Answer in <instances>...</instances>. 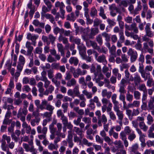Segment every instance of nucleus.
Segmentation results:
<instances>
[{
	"instance_id": "obj_1",
	"label": "nucleus",
	"mask_w": 154,
	"mask_h": 154,
	"mask_svg": "<svg viewBox=\"0 0 154 154\" xmlns=\"http://www.w3.org/2000/svg\"><path fill=\"white\" fill-rule=\"evenodd\" d=\"M70 70L72 73L73 75L74 78H78L80 75H84L87 73V71L85 70H82L80 68H78L75 71V68L71 66Z\"/></svg>"
},
{
	"instance_id": "obj_2",
	"label": "nucleus",
	"mask_w": 154,
	"mask_h": 154,
	"mask_svg": "<svg viewBox=\"0 0 154 154\" xmlns=\"http://www.w3.org/2000/svg\"><path fill=\"white\" fill-rule=\"evenodd\" d=\"M154 46V42L152 39H150L148 42L143 43V49L146 52H148L149 53L152 54L153 53V47Z\"/></svg>"
},
{
	"instance_id": "obj_3",
	"label": "nucleus",
	"mask_w": 154,
	"mask_h": 154,
	"mask_svg": "<svg viewBox=\"0 0 154 154\" xmlns=\"http://www.w3.org/2000/svg\"><path fill=\"white\" fill-rule=\"evenodd\" d=\"M37 130L38 134H43L38 135V137L40 140H44L46 139V134L48 131V129L47 127H44L42 128L41 126H38L37 128Z\"/></svg>"
},
{
	"instance_id": "obj_4",
	"label": "nucleus",
	"mask_w": 154,
	"mask_h": 154,
	"mask_svg": "<svg viewBox=\"0 0 154 154\" xmlns=\"http://www.w3.org/2000/svg\"><path fill=\"white\" fill-rule=\"evenodd\" d=\"M5 140L7 141V143H8V148L11 149H12L15 146V143L13 142H10L11 138L10 136H8L7 135L4 134L2 136V138L1 140V146L2 145L3 142L5 143V146H7L6 145V142Z\"/></svg>"
},
{
	"instance_id": "obj_5",
	"label": "nucleus",
	"mask_w": 154,
	"mask_h": 154,
	"mask_svg": "<svg viewBox=\"0 0 154 154\" xmlns=\"http://www.w3.org/2000/svg\"><path fill=\"white\" fill-rule=\"evenodd\" d=\"M127 53L128 56L130 57L131 63L134 62L136 60L138 57V54L136 51H134L132 48H129Z\"/></svg>"
},
{
	"instance_id": "obj_6",
	"label": "nucleus",
	"mask_w": 154,
	"mask_h": 154,
	"mask_svg": "<svg viewBox=\"0 0 154 154\" xmlns=\"http://www.w3.org/2000/svg\"><path fill=\"white\" fill-rule=\"evenodd\" d=\"M117 97V95L115 94H113L111 97L112 101L114 104L113 109L115 112L120 110L119 106V102L116 100Z\"/></svg>"
},
{
	"instance_id": "obj_7",
	"label": "nucleus",
	"mask_w": 154,
	"mask_h": 154,
	"mask_svg": "<svg viewBox=\"0 0 154 154\" xmlns=\"http://www.w3.org/2000/svg\"><path fill=\"white\" fill-rule=\"evenodd\" d=\"M150 23H147L145 28V30L146 33V36L150 37H152L154 34L150 27Z\"/></svg>"
},
{
	"instance_id": "obj_8",
	"label": "nucleus",
	"mask_w": 154,
	"mask_h": 154,
	"mask_svg": "<svg viewBox=\"0 0 154 154\" xmlns=\"http://www.w3.org/2000/svg\"><path fill=\"white\" fill-rule=\"evenodd\" d=\"M46 102L45 100L44 99L42 101L41 104H40V101L38 100H37L35 101V103L37 106V109H39L42 110H44L45 108L43 106L44 105H46Z\"/></svg>"
},
{
	"instance_id": "obj_9",
	"label": "nucleus",
	"mask_w": 154,
	"mask_h": 154,
	"mask_svg": "<svg viewBox=\"0 0 154 154\" xmlns=\"http://www.w3.org/2000/svg\"><path fill=\"white\" fill-rule=\"evenodd\" d=\"M126 134L123 131H121L120 134V138L123 141L125 147H127L129 145L128 142L127 140Z\"/></svg>"
},
{
	"instance_id": "obj_10",
	"label": "nucleus",
	"mask_w": 154,
	"mask_h": 154,
	"mask_svg": "<svg viewBox=\"0 0 154 154\" xmlns=\"http://www.w3.org/2000/svg\"><path fill=\"white\" fill-rule=\"evenodd\" d=\"M116 112L119 120V121H118L117 122H118L121 126H122V120L124 117L123 112L120 110Z\"/></svg>"
},
{
	"instance_id": "obj_11",
	"label": "nucleus",
	"mask_w": 154,
	"mask_h": 154,
	"mask_svg": "<svg viewBox=\"0 0 154 154\" xmlns=\"http://www.w3.org/2000/svg\"><path fill=\"white\" fill-rule=\"evenodd\" d=\"M37 86L38 88V91L39 92V96L41 97H43V93L44 89L43 88V83L41 82H38L37 84Z\"/></svg>"
},
{
	"instance_id": "obj_12",
	"label": "nucleus",
	"mask_w": 154,
	"mask_h": 154,
	"mask_svg": "<svg viewBox=\"0 0 154 154\" xmlns=\"http://www.w3.org/2000/svg\"><path fill=\"white\" fill-rule=\"evenodd\" d=\"M42 17H45L47 19H49L50 21L52 24H56L54 18L51 14H42Z\"/></svg>"
},
{
	"instance_id": "obj_13",
	"label": "nucleus",
	"mask_w": 154,
	"mask_h": 154,
	"mask_svg": "<svg viewBox=\"0 0 154 154\" xmlns=\"http://www.w3.org/2000/svg\"><path fill=\"white\" fill-rule=\"evenodd\" d=\"M130 80L131 81L134 80V83L136 85H138V84L142 82L140 76L138 73H137L134 74V78H132V79H130Z\"/></svg>"
},
{
	"instance_id": "obj_14",
	"label": "nucleus",
	"mask_w": 154,
	"mask_h": 154,
	"mask_svg": "<svg viewBox=\"0 0 154 154\" xmlns=\"http://www.w3.org/2000/svg\"><path fill=\"white\" fill-rule=\"evenodd\" d=\"M96 60L99 63H103L104 65L107 63V61L106 59V56L103 54L99 56L97 58Z\"/></svg>"
},
{
	"instance_id": "obj_15",
	"label": "nucleus",
	"mask_w": 154,
	"mask_h": 154,
	"mask_svg": "<svg viewBox=\"0 0 154 154\" xmlns=\"http://www.w3.org/2000/svg\"><path fill=\"white\" fill-rule=\"evenodd\" d=\"M48 88H46L45 90L44 91L43 93V96L44 95L48 96L49 94H51L54 90V87L52 85L48 86Z\"/></svg>"
},
{
	"instance_id": "obj_16",
	"label": "nucleus",
	"mask_w": 154,
	"mask_h": 154,
	"mask_svg": "<svg viewBox=\"0 0 154 154\" xmlns=\"http://www.w3.org/2000/svg\"><path fill=\"white\" fill-rule=\"evenodd\" d=\"M62 122L64 126L67 127V128L69 129V130H72L73 127V125L70 122H68L67 118H66Z\"/></svg>"
},
{
	"instance_id": "obj_17",
	"label": "nucleus",
	"mask_w": 154,
	"mask_h": 154,
	"mask_svg": "<svg viewBox=\"0 0 154 154\" xmlns=\"http://www.w3.org/2000/svg\"><path fill=\"white\" fill-rule=\"evenodd\" d=\"M45 101L46 102L45 103L46 105H44L43 106L45 108L44 109H46L49 112L53 113V111L54 109V107L51 105L50 104H48V101L46 100H45Z\"/></svg>"
},
{
	"instance_id": "obj_18",
	"label": "nucleus",
	"mask_w": 154,
	"mask_h": 154,
	"mask_svg": "<svg viewBox=\"0 0 154 154\" xmlns=\"http://www.w3.org/2000/svg\"><path fill=\"white\" fill-rule=\"evenodd\" d=\"M57 47L58 51L60 52L62 56H64L65 55V49L62 44L58 43L57 44Z\"/></svg>"
},
{
	"instance_id": "obj_19",
	"label": "nucleus",
	"mask_w": 154,
	"mask_h": 154,
	"mask_svg": "<svg viewBox=\"0 0 154 154\" xmlns=\"http://www.w3.org/2000/svg\"><path fill=\"white\" fill-rule=\"evenodd\" d=\"M69 62L70 64H73L75 66H77L79 63V60L76 57H72L70 58Z\"/></svg>"
},
{
	"instance_id": "obj_20",
	"label": "nucleus",
	"mask_w": 154,
	"mask_h": 154,
	"mask_svg": "<svg viewBox=\"0 0 154 154\" xmlns=\"http://www.w3.org/2000/svg\"><path fill=\"white\" fill-rule=\"evenodd\" d=\"M26 47L27 48V55H31L33 50V47L31 46V43L30 42H27L26 44Z\"/></svg>"
},
{
	"instance_id": "obj_21",
	"label": "nucleus",
	"mask_w": 154,
	"mask_h": 154,
	"mask_svg": "<svg viewBox=\"0 0 154 154\" xmlns=\"http://www.w3.org/2000/svg\"><path fill=\"white\" fill-rule=\"evenodd\" d=\"M23 148L25 149V151L27 152H32L34 150V146H29V144L26 143H23Z\"/></svg>"
},
{
	"instance_id": "obj_22",
	"label": "nucleus",
	"mask_w": 154,
	"mask_h": 154,
	"mask_svg": "<svg viewBox=\"0 0 154 154\" xmlns=\"http://www.w3.org/2000/svg\"><path fill=\"white\" fill-rule=\"evenodd\" d=\"M139 145L137 143H135L130 148V151L131 152H133L135 153L137 152V151L139 148Z\"/></svg>"
},
{
	"instance_id": "obj_23",
	"label": "nucleus",
	"mask_w": 154,
	"mask_h": 154,
	"mask_svg": "<svg viewBox=\"0 0 154 154\" xmlns=\"http://www.w3.org/2000/svg\"><path fill=\"white\" fill-rule=\"evenodd\" d=\"M90 102L92 103H97V106L99 107L101 106V104L99 102L98 98L97 96L94 97L93 99H91L89 101Z\"/></svg>"
},
{
	"instance_id": "obj_24",
	"label": "nucleus",
	"mask_w": 154,
	"mask_h": 154,
	"mask_svg": "<svg viewBox=\"0 0 154 154\" xmlns=\"http://www.w3.org/2000/svg\"><path fill=\"white\" fill-rule=\"evenodd\" d=\"M69 40L70 41L75 42L78 46L81 45V39L78 38H74L72 36L70 37Z\"/></svg>"
},
{
	"instance_id": "obj_25",
	"label": "nucleus",
	"mask_w": 154,
	"mask_h": 154,
	"mask_svg": "<svg viewBox=\"0 0 154 154\" xmlns=\"http://www.w3.org/2000/svg\"><path fill=\"white\" fill-rule=\"evenodd\" d=\"M143 10L141 13V15L143 18H144L146 16V12H147L148 9V7L147 4H143Z\"/></svg>"
},
{
	"instance_id": "obj_26",
	"label": "nucleus",
	"mask_w": 154,
	"mask_h": 154,
	"mask_svg": "<svg viewBox=\"0 0 154 154\" xmlns=\"http://www.w3.org/2000/svg\"><path fill=\"white\" fill-rule=\"evenodd\" d=\"M78 82L79 84L82 85L84 88H86L87 83L85 82V79L84 77H81L79 78Z\"/></svg>"
},
{
	"instance_id": "obj_27",
	"label": "nucleus",
	"mask_w": 154,
	"mask_h": 154,
	"mask_svg": "<svg viewBox=\"0 0 154 154\" xmlns=\"http://www.w3.org/2000/svg\"><path fill=\"white\" fill-rule=\"evenodd\" d=\"M38 37V35H33L30 33L27 34V38L29 40H31L32 42L36 41V40Z\"/></svg>"
},
{
	"instance_id": "obj_28",
	"label": "nucleus",
	"mask_w": 154,
	"mask_h": 154,
	"mask_svg": "<svg viewBox=\"0 0 154 154\" xmlns=\"http://www.w3.org/2000/svg\"><path fill=\"white\" fill-rule=\"evenodd\" d=\"M76 17L75 16L73 12H72L70 14L67 15V20L74 22L75 20Z\"/></svg>"
},
{
	"instance_id": "obj_29",
	"label": "nucleus",
	"mask_w": 154,
	"mask_h": 154,
	"mask_svg": "<svg viewBox=\"0 0 154 154\" xmlns=\"http://www.w3.org/2000/svg\"><path fill=\"white\" fill-rule=\"evenodd\" d=\"M74 130L75 132L78 135L80 136V137L82 138L83 136L82 132L83 131L82 129L77 127H74Z\"/></svg>"
},
{
	"instance_id": "obj_30",
	"label": "nucleus",
	"mask_w": 154,
	"mask_h": 154,
	"mask_svg": "<svg viewBox=\"0 0 154 154\" xmlns=\"http://www.w3.org/2000/svg\"><path fill=\"white\" fill-rule=\"evenodd\" d=\"M82 93L86 96L88 99H91L93 97V94L91 92L88 91L86 89L83 90Z\"/></svg>"
},
{
	"instance_id": "obj_31",
	"label": "nucleus",
	"mask_w": 154,
	"mask_h": 154,
	"mask_svg": "<svg viewBox=\"0 0 154 154\" xmlns=\"http://www.w3.org/2000/svg\"><path fill=\"white\" fill-rule=\"evenodd\" d=\"M35 141L36 145L38 147V149L40 152H43L44 151V147L42 145L40 141L38 139H35Z\"/></svg>"
},
{
	"instance_id": "obj_32",
	"label": "nucleus",
	"mask_w": 154,
	"mask_h": 154,
	"mask_svg": "<svg viewBox=\"0 0 154 154\" xmlns=\"http://www.w3.org/2000/svg\"><path fill=\"white\" fill-rule=\"evenodd\" d=\"M3 142L2 145L1 146L2 149L6 152V154H12V152L10 151L9 148L7 146H5V143Z\"/></svg>"
},
{
	"instance_id": "obj_33",
	"label": "nucleus",
	"mask_w": 154,
	"mask_h": 154,
	"mask_svg": "<svg viewBox=\"0 0 154 154\" xmlns=\"http://www.w3.org/2000/svg\"><path fill=\"white\" fill-rule=\"evenodd\" d=\"M76 81L74 78L72 79L69 81L67 83V86L68 87L74 86L76 84Z\"/></svg>"
},
{
	"instance_id": "obj_34",
	"label": "nucleus",
	"mask_w": 154,
	"mask_h": 154,
	"mask_svg": "<svg viewBox=\"0 0 154 154\" xmlns=\"http://www.w3.org/2000/svg\"><path fill=\"white\" fill-rule=\"evenodd\" d=\"M131 30H133V32L135 34L138 33V29L137 27V24L135 23H134L131 24Z\"/></svg>"
},
{
	"instance_id": "obj_35",
	"label": "nucleus",
	"mask_w": 154,
	"mask_h": 154,
	"mask_svg": "<svg viewBox=\"0 0 154 154\" xmlns=\"http://www.w3.org/2000/svg\"><path fill=\"white\" fill-rule=\"evenodd\" d=\"M57 114L58 117H61V119L62 120V122L67 118L63 114L62 110L60 109L59 110L57 111Z\"/></svg>"
},
{
	"instance_id": "obj_36",
	"label": "nucleus",
	"mask_w": 154,
	"mask_h": 154,
	"mask_svg": "<svg viewBox=\"0 0 154 154\" xmlns=\"http://www.w3.org/2000/svg\"><path fill=\"white\" fill-rule=\"evenodd\" d=\"M33 24L36 26H39L40 27L44 28L45 26V23H40L37 20H35L33 22Z\"/></svg>"
},
{
	"instance_id": "obj_37",
	"label": "nucleus",
	"mask_w": 154,
	"mask_h": 154,
	"mask_svg": "<svg viewBox=\"0 0 154 154\" xmlns=\"http://www.w3.org/2000/svg\"><path fill=\"white\" fill-rule=\"evenodd\" d=\"M96 41L99 45L101 46L103 43V40L102 35L101 34L98 35L96 37Z\"/></svg>"
},
{
	"instance_id": "obj_38",
	"label": "nucleus",
	"mask_w": 154,
	"mask_h": 154,
	"mask_svg": "<svg viewBox=\"0 0 154 154\" xmlns=\"http://www.w3.org/2000/svg\"><path fill=\"white\" fill-rule=\"evenodd\" d=\"M147 123L148 125L152 124L154 121V119L152 117L150 114H149L147 117Z\"/></svg>"
},
{
	"instance_id": "obj_39",
	"label": "nucleus",
	"mask_w": 154,
	"mask_h": 154,
	"mask_svg": "<svg viewBox=\"0 0 154 154\" xmlns=\"http://www.w3.org/2000/svg\"><path fill=\"white\" fill-rule=\"evenodd\" d=\"M99 32V30L98 28H92L91 29L90 35L94 36Z\"/></svg>"
},
{
	"instance_id": "obj_40",
	"label": "nucleus",
	"mask_w": 154,
	"mask_h": 154,
	"mask_svg": "<svg viewBox=\"0 0 154 154\" xmlns=\"http://www.w3.org/2000/svg\"><path fill=\"white\" fill-rule=\"evenodd\" d=\"M139 125L140 128L144 131H146L148 129V127L145 125L144 122H140Z\"/></svg>"
},
{
	"instance_id": "obj_41",
	"label": "nucleus",
	"mask_w": 154,
	"mask_h": 154,
	"mask_svg": "<svg viewBox=\"0 0 154 154\" xmlns=\"http://www.w3.org/2000/svg\"><path fill=\"white\" fill-rule=\"evenodd\" d=\"M138 88L140 91H143L144 93L147 91L146 87L144 84L143 83L140 85Z\"/></svg>"
},
{
	"instance_id": "obj_42",
	"label": "nucleus",
	"mask_w": 154,
	"mask_h": 154,
	"mask_svg": "<svg viewBox=\"0 0 154 154\" xmlns=\"http://www.w3.org/2000/svg\"><path fill=\"white\" fill-rule=\"evenodd\" d=\"M58 39L60 42L62 41L63 44L68 43V40L67 38L63 36V35H60Z\"/></svg>"
},
{
	"instance_id": "obj_43",
	"label": "nucleus",
	"mask_w": 154,
	"mask_h": 154,
	"mask_svg": "<svg viewBox=\"0 0 154 154\" xmlns=\"http://www.w3.org/2000/svg\"><path fill=\"white\" fill-rule=\"evenodd\" d=\"M142 78L144 79V80L145 81L150 76V74L149 73H146L145 71L140 73Z\"/></svg>"
},
{
	"instance_id": "obj_44",
	"label": "nucleus",
	"mask_w": 154,
	"mask_h": 154,
	"mask_svg": "<svg viewBox=\"0 0 154 154\" xmlns=\"http://www.w3.org/2000/svg\"><path fill=\"white\" fill-rule=\"evenodd\" d=\"M82 59L86 60L87 61L89 62H91L92 59L91 57L87 56L86 54H81Z\"/></svg>"
},
{
	"instance_id": "obj_45",
	"label": "nucleus",
	"mask_w": 154,
	"mask_h": 154,
	"mask_svg": "<svg viewBox=\"0 0 154 154\" xmlns=\"http://www.w3.org/2000/svg\"><path fill=\"white\" fill-rule=\"evenodd\" d=\"M126 98L127 100L129 102H131L133 100V96L132 94H130L129 91H128L126 94Z\"/></svg>"
},
{
	"instance_id": "obj_46",
	"label": "nucleus",
	"mask_w": 154,
	"mask_h": 154,
	"mask_svg": "<svg viewBox=\"0 0 154 154\" xmlns=\"http://www.w3.org/2000/svg\"><path fill=\"white\" fill-rule=\"evenodd\" d=\"M100 11L99 15L101 17L104 19H106L107 17L105 14H104V9L102 7H100Z\"/></svg>"
},
{
	"instance_id": "obj_47",
	"label": "nucleus",
	"mask_w": 154,
	"mask_h": 154,
	"mask_svg": "<svg viewBox=\"0 0 154 154\" xmlns=\"http://www.w3.org/2000/svg\"><path fill=\"white\" fill-rule=\"evenodd\" d=\"M116 49V47L114 45H112L111 47L109 48V51L110 54H112V55H113L114 56H115V57H116V55L115 54Z\"/></svg>"
},
{
	"instance_id": "obj_48",
	"label": "nucleus",
	"mask_w": 154,
	"mask_h": 154,
	"mask_svg": "<svg viewBox=\"0 0 154 154\" xmlns=\"http://www.w3.org/2000/svg\"><path fill=\"white\" fill-rule=\"evenodd\" d=\"M134 96L136 100H139L140 99L141 93L139 91H134Z\"/></svg>"
},
{
	"instance_id": "obj_49",
	"label": "nucleus",
	"mask_w": 154,
	"mask_h": 154,
	"mask_svg": "<svg viewBox=\"0 0 154 154\" xmlns=\"http://www.w3.org/2000/svg\"><path fill=\"white\" fill-rule=\"evenodd\" d=\"M58 147V145H55L54 144L52 143H50L48 146V148L51 150L57 149Z\"/></svg>"
},
{
	"instance_id": "obj_50",
	"label": "nucleus",
	"mask_w": 154,
	"mask_h": 154,
	"mask_svg": "<svg viewBox=\"0 0 154 154\" xmlns=\"http://www.w3.org/2000/svg\"><path fill=\"white\" fill-rule=\"evenodd\" d=\"M48 76L49 79H52L54 76V71L53 69H49L47 71Z\"/></svg>"
},
{
	"instance_id": "obj_51",
	"label": "nucleus",
	"mask_w": 154,
	"mask_h": 154,
	"mask_svg": "<svg viewBox=\"0 0 154 154\" xmlns=\"http://www.w3.org/2000/svg\"><path fill=\"white\" fill-rule=\"evenodd\" d=\"M56 7H59L60 9L63 8L65 7V5L63 2H60L59 1L57 2L55 4Z\"/></svg>"
},
{
	"instance_id": "obj_52",
	"label": "nucleus",
	"mask_w": 154,
	"mask_h": 154,
	"mask_svg": "<svg viewBox=\"0 0 154 154\" xmlns=\"http://www.w3.org/2000/svg\"><path fill=\"white\" fill-rule=\"evenodd\" d=\"M126 114L128 116L130 120H131L133 119L132 111L130 109H128L126 111Z\"/></svg>"
},
{
	"instance_id": "obj_53",
	"label": "nucleus",
	"mask_w": 154,
	"mask_h": 154,
	"mask_svg": "<svg viewBox=\"0 0 154 154\" xmlns=\"http://www.w3.org/2000/svg\"><path fill=\"white\" fill-rule=\"evenodd\" d=\"M152 17V14L151 9H149L146 12V18L149 20Z\"/></svg>"
},
{
	"instance_id": "obj_54",
	"label": "nucleus",
	"mask_w": 154,
	"mask_h": 154,
	"mask_svg": "<svg viewBox=\"0 0 154 154\" xmlns=\"http://www.w3.org/2000/svg\"><path fill=\"white\" fill-rule=\"evenodd\" d=\"M90 43L91 45V46L94 49H96L97 50L98 49H99L100 47L98 46L96 42L91 40H90Z\"/></svg>"
},
{
	"instance_id": "obj_55",
	"label": "nucleus",
	"mask_w": 154,
	"mask_h": 154,
	"mask_svg": "<svg viewBox=\"0 0 154 154\" xmlns=\"http://www.w3.org/2000/svg\"><path fill=\"white\" fill-rule=\"evenodd\" d=\"M82 121L87 124H90L91 122V118L89 117H84L82 119Z\"/></svg>"
},
{
	"instance_id": "obj_56",
	"label": "nucleus",
	"mask_w": 154,
	"mask_h": 154,
	"mask_svg": "<svg viewBox=\"0 0 154 154\" xmlns=\"http://www.w3.org/2000/svg\"><path fill=\"white\" fill-rule=\"evenodd\" d=\"M77 48L80 51H83V52L85 53L86 48L83 44L78 45Z\"/></svg>"
},
{
	"instance_id": "obj_57",
	"label": "nucleus",
	"mask_w": 154,
	"mask_h": 154,
	"mask_svg": "<svg viewBox=\"0 0 154 154\" xmlns=\"http://www.w3.org/2000/svg\"><path fill=\"white\" fill-rule=\"evenodd\" d=\"M154 109V103L151 101L149 100L148 102V110H151Z\"/></svg>"
},
{
	"instance_id": "obj_58",
	"label": "nucleus",
	"mask_w": 154,
	"mask_h": 154,
	"mask_svg": "<svg viewBox=\"0 0 154 154\" xmlns=\"http://www.w3.org/2000/svg\"><path fill=\"white\" fill-rule=\"evenodd\" d=\"M105 141L108 144L110 145L113 143V141L111 138L108 136H106L103 138Z\"/></svg>"
},
{
	"instance_id": "obj_59",
	"label": "nucleus",
	"mask_w": 154,
	"mask_h": 154,
	"mask_svg": "<svg viewBox=\"0 0 154 154\" xmlns=\"http://www.w3.org/2000/svg\"><path fill=\"white\" fill-rule=\"evenodd\" d=\"M97 11L96 9L94 7H93L91 8L90 15L91 16L93 17L96 16L97 14Z\"/></svg>"
},
{
	"instance_id": "obj_60",
	"label": "nucleus",
	"mask_w": 154,
	"mask_h": 154,
	"mask_svg": "<svg viewBox=\"0 0 154 154\" xmlns=\"http://www.w3.org/2000/svg\"><path fill=\"white\" fill-rule=\"evenodd\" d=\"M41 80L43 81L44 80L47 79L46 77L47 73L44 70L41 73Z\"/></svg>"
},
{
	"instance_id": "obj_61",
	"label": "nucleus",
	"mask_w": 154,
	"mask_h": 154,
	"mask_svg": "<svg viewBox=\"0 0 154 154\" xmlns=\"http://www.w3.org/2000/svg\"><path fill=\"white\" fill-rule=\"evenodd\" d=\"M119 41L121 42H123L125 39V37L124 35L123 32L122 31H121L119 33Z\"/></svg>"
},
{
	"instance_id": "obj_62",
	"label": "nucleus",
	"mask_w": 154,
	"mask_h": 154,
	"mask_svg": "<svg viewBox=\"0 0 154 154\" xmlns=\"http://www.w3.org/2000/svg\"><path fill=\"white\" fill-rule=\"evenodd\" d=\"M110 119L112 121H115L116 119V117L115 114L112 112H110L108 113Z\"/></svg>"
},
{
	"instance_id": "obj_63",
	"label": "nucleus",
	"mask_w": 154,
	"mask_h": 154,
	"mask_svg": "<svg viewBox=\"0 0 154 154\" xmlns=\"http://www.w3.org/2000/svg\"><path fill=\"white\" fill-rule=\"evenodd\" d=\"M73 92L76 96L80 94V92L78 85L75 86L73 89Z\"/></svg>"
},
{
	"instance_id": "obj_64",
	"label": "nucleus",
	"mask_w": 154,
	"mask_h": 154,
	"mask_svg": "<svg viewBox=\"0 0 154 154\" xmlns=\"http://www.w3.org/2000/svg\"><path fill=\"white\" fill-rule=\"evenodd\" d=\"M114 144L115 145L118 146L119 148H123L124 146L123 145L121 140L116 141L114 143Z\"/></svg>"
}]
</instances>
